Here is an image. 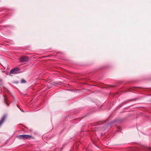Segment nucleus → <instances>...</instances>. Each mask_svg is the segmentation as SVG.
<instances>
[{
    "instance_id": "f257e3e1",
    "label": "nucleus",
    "mask_w": 151,
    "mask_h": 151,
    "mask_svg": "<svg viewBox=\"0 0 151 151\" xmlns=\"http://www.w3.org/2000/svg\"><path fill=\"white\" fill-rule=\"evenodd\" d=\"M17 137L19 139H33L34 137L32 136L29 135H18Z\"/></svg>"
},
{
    "instance_id": "f03ea898",
    "label": "nucleus",
    "mask_w": 151,
    "mask_h": 151,
    "mask_svg": "<svg viewBox=\"0 0 151 151\" xmlns=\"http://www.w3.org/2000/svg\"><path fill=\"white\" fill-rule=\"evenodd\" d=\"M20 70V68L19 67H16L12 68L10 71V74H17L19 73Z\"/></svg>"
},
{
    "instance_id": "7ed1b4c3",
    "label": "nucleus",
    "mask_w": 151,
    "mask_h": 151,
    "mask_svg": "<svg viewBox=\"0 0 151 151\" xmlns=\"http://www.w3.org/2000/svg\"><path fill=\"white\" fill-rule=\"evenodd\" d=\"M29 60V58L27 56H22L19 58V60L21 62H25Z\"/></svg>"
},
{
    "instance_id": "20e7f679",
    "label": "nucleus",
    "mask_w": 151,
    "mask_h": 151,
    "mask_svg": "<svg viewBox=\"0 0 151 151\" xmlns=\"http://www.w3.org/2000/svg\"><path fill=\"white\" fill-rule=\"evenodd\" d=\"M6 115H4L0 121V126L3 124L6 118Z\"/></svg>"
},
{
    "instance_id": "39448f33",
    "label": "nucleus",
    "mask_w": 151,
    "mask_h": 151,
    "mask_svg": "<svg viewBox=\"0 0 151 151\" xmlns=\"http://www.w3.org/2000/svg\"><path fill=\"white\" fill-rule=\"evenodd\" d=\"M21 83H26V81L25 80L22 79L21 80Z\"/></svg>"
},
{
    "instance_id": "423d86ee",
    "label": "nucleus",
    "mask_w": 151,
    "mask_h": 151,
    "mask_svg": "<svg viewBox=\"0 0 151 151\" xmlns=\"http://www.w3.org/2000/svg\"><path fill=\"white\" fill-rule=\"evenodd\" d=\"M4 102H5V103L8 106L9 105L8 104L7 102H6V99H5V98L4 97Z\"/></svg>"
},
{
    "instance_id": "0eeeda50",
    "label": "nucleus",
    "mask_w": 151,
    "mask_h": 151,
    "mask_svg": "<svg viewBox=\"0 0 151 151\" xmlns=\"http://www.w3.org/2000/svg\"><path fill=\"white\" fill-rule=\"evenodd\" d=\"M115 122V121H113V122H110L109 124L110 125L112 124L113 123Z\"/></svg>"
}]
</instances>
